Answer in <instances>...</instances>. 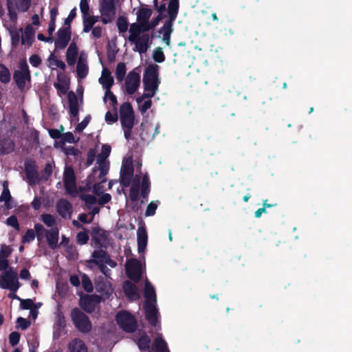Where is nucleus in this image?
Here are the masks:
<instances>
[{
	"mask_svg": "<svg viewBox=\"0 0 352 352\" xmlns=\"http://www.w3.org/2000/svg\"><path fill=\"white\" fill-rule=\"evenodd\" d=\"M159 66L156 64L148 65L144 72L143 86L144 91H157L160 83L159 79Z\"/></svg>",
	"mask_w": 352,
	"mask_h": 352,
	"instance_id": "1",
	"label": "nucleus"
},
{
	"mask_svg": "<svg viewBox=\"0 0 352 352\" xmlns=\"http://www.w3.org/2000/svg\"><path fill=\"white\" fill-rule=\"evenodd\" d=\"M71 319L74 327L82 333H89L92 329L89 318L79 308H73L71 311Z\"/></svg>",
	"mask_w": 352,
	"mask_h": 352,
	"instance_id": "2",
	"label": "nucleus"
},
{
	"mask_svg": "<svg viewBox=\"0 0 352 352\" xmlns=\"http://www.w3.org/2000/svg\"><path fill=\"white\" fill-rule=\"evenodd\" d=\"M116 321L120 329L127 333H133L138 328L135 316L126 310L120 311L116 314Z\"/></svg>",
	"mask_w": 352,
	"mask_h": 352,
	"instance_id": "3",
	"label": "nucleus"
},
{
	"mask_svg": "<svg viewBox=\"0 0 352 352\" xmlns=\"http://www.w3.org/2000/svg\"><path fill=\"white\" fill-rule=\"evenodd\" d=\"M21 287L18 280L17 273L12 267L4 272L0 278V287L8 289L10 292H16Z\"/></svg>",
	"mask_w": 352,
	"mask_h": 352,
	"instance_id": "4",
	"label": "nucleus"
},
{
	"mask_svg": "<svg viewBox=\"0 0 352 352\" xmlns=\"http://www.w3.org/2000/svg\"><path fill=\"white\" fill-rule=\"evenodd\" d=\"M100 12L102 15L101 21L108 24L113 21L116 14V8L114 0H102Z\"/></svg>",
	"mask_w": 352,
	"mask_h": 352,
	"instance_id": "5",
	"label": "nucleus"
},
{
	"mask_svg": "<svg viewBox=\"0 0 352 352\" xmlns=\"http://www.w3.org/2000/svg\"><path fill=\"white\" fill-rule=\"evenodd\" d=\"M20 70L14 72L13 78L17 87L22 90L25 87L26 80L30 81L31 74L25 60L20 63Z\"/></svg>",
	"mask_w": 352,
	"mask_h": 352,
	"instance_id": "6",
	"label": "nucleus"
},
{
	"mask_svg": "<svg viewBox=\"0 0 352 352\" xmlns=\"http://www.w3.org/2000/svg\"><path fill=\"white\" fill-rule=\"evenodd\" d=\"M93 258L87 261L88 263H94L96 265L100 264H107L111 267H115L117 265L116 261L112 260L106 250H94L91 254Z\"/></svg>",
	"mask_w": 352,
	"mask_h": 352,
	"instance_id": "7",
	"label": "nucleus"
},
{
	"mask_svg": "<svg viewBox=\"0 0 352 352\" xmlns=\"http://www.w3.org/2000/svg\"><path fill=\"white\" fill-rule=\"evenodd\" d=\"M140 85V74L138 68L129 72L125 80V91L132 95L138 90Z\"/></svg>",
	"mask_w": 352,
	"mask_h": 352,
	"instance_id": "8",
	"label": "nucleus"
},
{
	"mask_svg": "<svg viewBox=\"0 0 352 352\" xmlns=\"http://www.w3.org/2000/svg\"><path fill=\"white\" fill-rule=\"evenodd\" d=\"M63 182L67 194L72 195L76 192V177L72 166H65L63 172Z\"/></svg>",
	"mask_w": 352,
	"mask_h": 352,
	"instance_id": "9",
	"label": "nucleus"
},
{
	"mask_svg": "<svg viewBox=\"0 0 352 352\" xmlns=\"http://www.w3.org/2000/svg\"><path fill=\"white\" fill-rule=\"evenodd\" d=\"M101 301L102 297L97 294H86L80 297V306L87 313L91 314Z\"/></svg>",
	"mask_w": 352,
	"mask_h": 352,
	"instance_id": "10",
	"label": "nucleus"
},
{
	"mask_svg": "<svg viewBox=\"0 0 352 352\" xmlns=\"http://www.w3.org/2000/svg\"><path fill=\"white\" fill-rule=\"evenodd\" d=\"M126 273L131 280L135 283L139 282L142 276L140 262L135 258L128 261L126 264Z\"/></svg>",
	"mask_w": 352,
	"mask_h": 352,
	"instance_id": "11",
	"label": "nucleus"
},
{
	"mask_svg": "<svg viewBox=\"0 0 352 352\" xmlns=\"http://www.w3.org/2000/svg\"><path fill=\"white\" fill-rule=\"evenodd\" d=\"M72 36L71 27L60 28L57 32V38L54 41L56 50H63L69 44Z\"/></svg>",
	"mask_w": 352,
	"mask_h": 352,
	"instance_id": "12",
	"label": "nucleus"
},
{
	"mask_svg": "<svg viewBox=\"0 0 352 352\" xmlns=\"http://www.w3.org/2000/svg\"><path fill=\"white\" fill-rule=\"evenodd\" d=\"M25 173L29 185H35L40 182V177L34 160H27L24 163Z\"/></svg>",
	"mask_w": 352,
	"mask_h": 352,
	"instance_id": "13",
	"label": "nucleus"
},
{
	"mask_svg": "<svg viewBox=\"0 0 352 352\" xmlns=\"http://www.w3.org/2000/svg\"><path fill=\"white\" fill-rule=\"evenodd\" d=\"M134 173L132 161L126 162L122 164L120 170V184L124 187H129L131 183Z\"/></svg>",
	"mask_w": 352,
	"mask_h": 352,
	"instance_id": "14",
	"label": "nucleus"
},
{
	"mask_svg": "<svg viewBox=\"0 0 352 352\" xmlns=\"http://www.w3.org/2000/svg\"><path fill=\"white\" fill-rule=\"evenodd\" d=\"M145 318L152 327H156L158 322V311L155 304L146 302L144 304Z\"/></svg>",
	"mask_w": 352,
	"mask_h": 352,
	"instance_id": "15",
	"label": "nucleus"
},
{
	"mask_svg": "<svg viewBox=\"0 0 352 352\" xmlns=\"http://www.w3.org/2000/svg\"><path fill=\"white\" fill-rule=\"evenodd\" d=\"M135 45L133 51L138 52L140 54H145L151 44V37L148 34H142L135 39V41L131 42Z\"/></svg>",
	"mask_w": 352,
	"mask_h": 352,
	"instance_id": "16",
	"label": "nucleus"
},
{
	"mask_svg": "<svg viewBox=\"0 0 352 352\" xmlns=\"http://www.w3.org/2000/svg\"><path fill=\"white\" fill-rule=\"evenodd\" d=\"M95 287L96 292L100 294L99 296L102 297V301L108 299L113 293L111 285L103 278L96 283Z\"/></svg>",
	"mask_w": 352,
	"mask_h": 352,
	"instance_id": "17",
	"label": "nucleus"
},
{
	"mask_svg": "<svg viewBox=\"0 0 352 352\" xmlns=\"http://www.w3.org/2000/svg\"><path fill=\"white\" fill-rule=\"evenodd\" d=\"M121 126L124 131V135L126 140H129L131 138L132 129L134 126L135 116H122L120 118Z\"/></svg>",
	"mask_w": 352,
	"mask_h": 352,
	"instance_id": "18",
	"label": "nucleus"
},
{
	"mask_svg": "<svg viewBox=\"0 0 352 352\" xmlns=\"http://www.w3.org/2000/svg\"><path fill=\"white\" fill-rule=\"evenodd\" d=\"M137 238L138 252L142 253L146 250L148 241V235L144 226H142L138 228L137 231Z\"/></svg>",
	"mask_w": 352,
	"mask_h": 352,
	"instance_id": "19",
	"label": "nucleus"
},
{
	"mask_svg": "<svg viewBox=\"0 0 352 352\" xmlns=\"http://www.w3.org/2000/svg\"><path fill=\"white\" fill-rule=\"evenodd\" d=\"M68 352H88L85 342L78 338L72 339L67 345Z\"/></svg>",
	"mask_w": 352,
	"mask_h": 352,
	"instance_id": "20",
	"label": "nucleus"
},
{
	"mask_svg": "<svg viewBox=\"0 0 352 352\" xmlns=\"http://www.w3.org/2000/svg\"><path fill=\"white\" fill-rule=\"evenodd\" d=\"M91 235L92 236V240L98 247H100L102 242L105 241L107 239L106 231L100 228L98 226L91 228Z\"/></svg>",
	"mask_w": 352,
	"mask_h": 352,
	"instance_id": "21",
	"label": "nucleus"
},
{
	"mask_svg": "<svg viewBox=\"0 0 352 352\" xmlns=\"http://www.w3.org/2000/svg\"><path fill=\"white\" fill-rule=\"evenodd\" d=\"M140 196L142 200L140 204H144L148 201V195L151 191V182L148 174H145L142 179L141 185L140 186Z\"/></svg>",
	"mask_w": 352,
	"mask_h": 352,
	"instance_id": "22",
	"label": "nucleus"
},
{
	"mask_svg": "<svg viewBox=\"0 0 352 352\" xmlns=\"http://www.w3.org/2000/svg\"><path fill=\"white\" fill-rule=\"evenodd\" d=\"M56 210L60 217L65 218L72 213V205L68 200L60 199L56 203Z\"/></svg>",
	"mask_w": 352,
	"mask_h": 352,
	"instance_id": "23",
	"label": "nucleus"
},
{
	"mask_svg": "<svg viewBox=\"0 0 352 352\" xmlns=\"http://www.w3.org/2000/svg\"><path fill=\"white\" fill-rule=\"evenodd\" d=\"M49 247L56 250L58 247L59 231L56 227L52 228L46 232L45 236Z\"/></svg>",
	"mask_w": 352,
	"mask_h": 352,
	"instance_id": "24",
	"label": "nucleus"
},
{
	"mask_svg": "<svg viewBox=\"0 0 352 352\" xmlns=\"http://www.w3.org/2000/svg\"><path fill=\"white\" fill-rule=\"evenodd\" d=\"M76 72L78 78H85L89 72V67L87 61V57L80 54L76 65Z\"/></svg>",
	"mask_w": 352,
	"mask_h": 352,
	"instance_id": "25",
	"label": "nucleus"
},
{
	"mask_svg": "<svg viewBox=\"0 0 352 352\" xmlns=\"http://www.w3.org/2000/svg\"><path fill=\"white\" fill-rule=\"evenodd\" d=\"M68 104L70 115L74 118L78 119L79 107L78 98L76 95L72 91H70L68 93Z\"/></svg>",
	"mask_w": 352,
	"mask_h": 352,
	"instance_id": "26",
	"label": "nucleus"
},
{
	"mask_svg": "<svg viewBox=\"0 0 352 352\" xmlns=\"http://www.w3.org/2000/svg\"><path fill=\"white\" fill-rule=\"evenodd\" d=\"M35 36V30L32 25L28 24L25 26L23 34L21 36V44L27 45L28 47L32 46Z\"/></svg>",
	"mask_w": 352,
	"mask_h": 352,
	"instance_id": "27",
	"label": "nucleus"
},
{
	"mask_svg": "<svg viewBox=\"0 0 352 352\" xmlns=\"http://www.w3.org/2000/svg\"><path fill=\"white\" fill-rule=\"evenodd\" d=\"M179 8V0H170L168 5V19L164 23L173 24L175 21Z\"/></svg>",
	"mask_w": 352,
	"mask_h": 352,
	"instance_id": "28",
	"label": "nucleus"
},
{
	"mask_svg": "<svg viewBox=\"0 0 352 352\" xmlns=\"http://www.w3.org/2000/svg\"><path fill=\"white\" fill-rule=\"evenodd\" d=\"M78 54V49L75 42H72L67 48L66 53V60L69 65L73 66L76 63Z\"/></svg>",
	"mask_w": 352,
	"mask_h": 352,
	"instance_id": "29",
	"label": "nucleus"
},
{
	"mask_svg": "<svg viewBox=\"0 0 352 352\" xmlns=\"http://www.w3.org/2000/svg\"><path fill=\"white\" fill-rule=\"evenodd\" d=\"M99 82L106 89H111L113 85L114 80L111 76V72L107 68H103L102 76L99 79Z\"/></svg>",
	"mask_w": 352,
	"mask_h": 352,
	"instance_id": "30",
	"label": "nucleus"
},
{
	"mask_svg": "<svg viewBox=\"0 0 352 352\" xmlns=\"http://www.w3.org/2000/svg\"><path fill=\"white\" fill-rule=\"evenodd\" d=\"M14 142L10 138L0 140V155L12 153L14 150Z\"/></svg>",
	"mask_w": 352,
	"mask_h": 352,
	"instance_id": "31",
	"label": "nucleus"
},
{
	"mask_svg": "<svg viewBox=\"0 0 352 352\" xmlns=\"http://www.w3.org/2000/svg\"><path fill=\"white\" fill-rule=\"evenodd\" d=\"M173 24L164 23L163 26L158 30L159 34H163V41L167 45H169L170 43V35L173 31Z\"/></svg>",
	"mask_w": 352,
	"mask_h": 352,
	"instance_id": "32",
	"label": "nucleus"
},
{
	"mask_svg": "<svg viewBox=\"0 0 352 352\" xmlns=\"http://www.w3.org/2000/svg\"><path fill=\"white\" fill-rule=\"evenodd\" d=\"M154 352H170L166 342L161 336H157L153 342Z\"/></svg>",
	"mask_w": 352,
	"mask_h": 352,
	"instance_id": "33",
	"label": "nucleus"
},
{
	"mask_svg": "<svg viewBox=\"0 0 352 352\" xmlns=\"http://www.w3.org/2000/svg\"><path fill=\"white\" fill-rule=\"evenodd\" d=\"M144 296L146 298V302L156 303L157 297L155 288L149 283H146L145 285Z\"/></svg>",
	"mask_w": 352,
	"mask_h": 352,
	"instance_id": "34",
	"label": "nucleus"
},
{
	"mask_svg": "<svg viewBox=\"0 0 352 352\" xmlns=\"http://www.w3.org/2000/svg\"><path fill=\"white\" fill-rule=\"evenodd\" d=\"M151 342L150 337L147 334L144 333L139 338L137 344L141 351L152 352L150 346Z\"/></svg>",
	"mask_w": 352,
	"mask_h": 352,
	"instance_id": "35",
	"label": "nucleus"
},
{
	"mask_svg": "<svg viewBox=\"0 0 352 352\" xmlns=\"http://www.w3.org/2000/svg\"><path fill=\"white\" fill-rule=\"evenodd\" d=\"M129 31L130 33L128 38L129 42L135 41V39L138 38V36H141V34H142L140 25L138 22L131 23Z\"/></svg>",
	"mask_w": 352,
	"mask_h": 352,
	"instance_id": "36",
	"label": "nucleus"
},
{
	"mask_svg": "<svg viewBox=\"0 0 352 352\" xmlns=\"http://www.w3.org/2000/svg\"><path fill=\"white\" fill-rule=\"evenodd\" d=\"M139 195H140V181L138 180V182L136 183L135 180H134V182L129 190V199L131 201V202H136L139 199Z\"/></svg>",
	"mask_w": 352,
	"mask_h": 352,
	"instance_id": "37",
	"label": "nucleus"
},
{
	"mask_svg": "<svg viewBox=\"0 0 352 352\" xmlns=\"http://www.w3.org/2000/svg\"><path fill=\"white\" fill-rule=\"evenodd\" d=\"M10 33L11 36V44L13 47H16L19 44L20 41H21L23 28L10 30Z\"/></svg>",
	"mask_w": 352,
	"mask_h": 352,
	"instance_id": "38",
	"label": "nucleus"
},
{
	"mask_svg": "<svg viewBox=\"0 0 352 352\" xmlns=\"http://www.w3.org/2000/svg\"><path fill=\"white\" fill-rule=\"evenodd\" d=\"M123 289L124 291L125 294L128 297H133L135 296H137V287L135 284L131 283L129 280H126L124 283L123 285Z\"/></svg>",
	"mask_w": 352,
	"mask_h": 352,
	"instance_id": "39",
	"label": "nucleus"
},
{
	"mask_svg": "<svg viewBox=\"0 0 352 352\" xmlns=\"http://www.w3.org/2000/svg\"><path fill=\"white\" fill-rule=\"evenodd\" d=\"M151 15V9L142 7L137 12V21H148Z\"/></svg>",
	"mask_w": 352,
	"mask_h": 352,
	"instance_id": "40",
	"label": "nucleus"
},
{
	"mask_svg": "<svg viewBox=\"0 0 352 352\" xmlns=\"http://www.w3.org/2000/svg\"><path fill=\"white\" fill-rule=\"evenodd\" d=\"M10 80L11 74L8 68L5 65L0 63V81L2 83L8 84Z\"/></svg>",
	"mask_w": 352,
	"mask_h": 352,
	"instance_id": "41",
	"label": "nucleus"
},
{
	"mask_svg": "<svg viewBox=\"0 0 352 352\" xmlns=\"http://www.w3.org/2000/svg\"><path fill=\"white\" fill-rule=\"evenodd\" d=\"M133 115L134 111L133 109L131 104L129 102H125L121 104L120 107V118L122 116L124 117Z\"/></svg>",
	"mask_w": 352,
	"mask_h": 352,
	"instance_id": "42",
	"label": "nucleus"
},
{
	"mask_svg": "<svg viewBox=\"0 0 352 352\" xmlns=\"http://www.w3.org/2000/svg\"><path fill=\"white\" fill-rule=\"evenodd\" d=\"M116 25L120 33L126 32L129 26L127 18L124 16H120L117 19Z\"/></svg>",
	"mask_w": 352,
	"mask_h": 352,
	"instance_id": "43",
	"label": "nucleus"
},
{
	"mask_svg": "<svg viewBox=\"0 0 352 352\" xmlns=\"http://www.w3.org/2000/svg\"><path fill=\"white\" fill-rule=\"evenodd\" d=\"M107 164V163L98 164V168L94 167L92 170L93 173H96L98 170H100L99 179H101V183L106 182L104 177L107 174L109 170Z\"/></svg>",
	"mask_w": 352,
	"mask_h": 352,
	"instance_id": "44",
	"label": "nucleus"
},
{
	"mask_svg": "<svg viewBox=\"0 0 352 352\" xmlns=\"http://www.w3.org/2000/svg\"><path fill=\"white\" fill-rule=\"evenodd\" d=\"M126 65L124 63H119L116 69V76L118 82H122L126 75Z\"/></svg>",
	"mask_w": 352,
	"mask_h": 352,
	"instance_id": "45",
	"label": "nucleus"
},
{
	"mask_svg": "<svg viewBox=\"0 0 352 352\" xmlns=\"http://www.w3.org/2000/svg\"><path fill=\"white\" fill-rule=\"evenodd\" d=\"M153 58L156 63H163L165 60V55L163 50L160 47H157L153 52Z\"/></svg>",
	"mask_w": 352,
	"mask_h": 352,
	"instance_id": "46",
	"label": "nucleus"
},
{
	"mask_svg": "<svg viewBox=\"0 0 352 352\" xmlns=\"http://www.w3.org/2000/svg\"><path fill=\"white\" fill-rule=\"evenodd\" d=\"M82 286L84 290L88 293H91L94 290L92 282L86 274L82 276Z\"/></svg>",
	"mask_w": 352,
	"mask_h": 352,
	"instance_id": "47",
	"label": "nucleus"
},
{
	"mask_svg": "<svg viewBox=\"0 0 352 352\" xmlns=\"http://www.w3.org/2000/svg\"><path fill=\"white\" fill-rule=\"evenodd\" d=\"M34 231L35 232V235H36L37 240L38 241H41L43 236H46V232H47L48 230H46L42 224L38 223L34 224Z\"/></svg>",
	"mask_w": 352,
	"mask_h": 352,
	"instance_id": "48",
	"label": "nucleus"
},
{
	"mask_svg": "<svg viewBox=\"0 0 352 352\" xmlns=\"http://www.w3.org/2000/svg\"><path fill=\"white\" fill-rule=\"evenodd\" d=\"M81 200L84 201L88 208H91V206L97 202V199L95 196L89 194H81L80 195Z\"/></svg>",
	"mask_w": 352,
	"mask_h": 352,
	"instance_id": "49",
	"label": "nucleus"
},
{
	"mask_svg": "<svg viewBox=\"0 0 352 352\" xmlns=\"http://www.w3.org/2000/svg\"><path fill=\"white\" fill-rule=\"evenodd\" d=\"M52 173V164L47 162L45 164V166L43 170H41V177H40V181H47Z\"/></svg>",
	"mask_w": 352,
	"mask_h": 352,
	"instance_id": "50",
	"label": "nucleus"
},
{
	"mask_svg": "<svg viewBox=\"0 0 352 352\" xmlns=\"http://www.w3.org/2000/svg\"><path fill=\"white\" fill-rule=\"evenodd\" d=\"M8 16L11 21L15 22L17 19V14L13 7V0H7Z\"/></svg>",
	"mask_w": 352,
	"mask_h": 352,
	"instance_id": "51",
	"label": "nucleus"
},
{
	"mask_svg": "<svg viewBox=\"0 0 352 352\" xmlns=\"http://www.w3.org/2000/svg\"><path fill=\"white\" fill-rule=\"evenodd\" d=\"M48 61L50 63V65L54 64L63 71H65L66 69L65 63L63 60H58L53 54H50L48 58Z\"/></svg>",
	"mask_w": 352,
	"mask_h": 352,
	"instance_id": "52",
	"label": "nucleus"
},
{
	"mask_svg": "<svg viewBox=\"0 0 352 352\" xmlns=\"http://www.w3.org/2000/svg\"><path fill=\"white\" fill-rule=\"evenodd\" d=\"M159 201H153L151 203L148 204V205L146 207V210L145 212V216L146 217H151L153 216L155 214V211L158 206Z\"/></svg>",
	"mask_w": 352,
	"mask_h": 352,
	"instance_id": "53",
	"label": "nucleus"
},
{
	"mask_svg": "<svg viewBox=\"0 0 352 352\" xmlns=\"http://www.w3.org/2000/svg\"><path fill=\"white\" fill-rule=\"evenodd\" d=\"M107 98H109V100L111 102V105L114 109V111H116L117 105H118L117 98H116V96L111 91V89H107L105 91V94H104V102H106V101H107Z\"/></svg>",
	"mask_w": 352,
	"mask_h": 352,
	"instance_id": "54",
	"label": "nucleus"
},
{
	"mask_svg": "<svg viewBox=\"0 0 352 352\" xmlns=\"http://www.w3.org/2000/svg\"><path fill=\"white\" fill-rule=\"evenodd\" d=\"M89 239L88 231L79 232L76 235V241L80 245L87 244Z\"/></svg>",
	"mask_w": 352,
	"mask_h": 352,
	"instance_id": "55",
	"label": "nucleus"
},
{
	"mask_svg": "<svg viewBox=\"0 0 352 352\" xmlns=\"http://www.w3.org/2000/svg\"><path fill=\"white\" fill-rule=\"evenodd\" d=\"M96 151L95 148H89L87 153V161L85 164L86 168L90 166L96 159Z\"/></svg>",
	"mask_w": 352,
	"mask_h": 352,
	"instance_id": "56",
	"label": "nucleus"
},
{
	"mask_svg": "<svg viewBox=\"0 0 352 352\" xmlns=\"http://www.w3.org/2000/svg\"><path fill=\"white\" fill-rule=\"evenodd\" d=\"M31 0H18L16 8L20 12H26L30 7Z\"/></svg>",
	"mask_w": 352,
	"mask_h": 352,
	"instance_id": "57",
	"label": "nucleus"
},
{
	"mask_svg": "<svg viewBox=\"0 0 352 352\" xmlns=\"http://www.w3.org/2000/svg\"><path fill=\"white\" fill-rule=\"evenodd\" d=\"M41 220L48 227H52L56 223L55 218L50 214H42Z\"/></svg>",
	"mask_w": 352,
	"mask_h": 352,
	"instance_id": "58",
	"label": "nucleus"
},
{
	"mask_svg": "<svg viewBox=\"0 0 352 352\" xmlns=\"http://www.w3.org/2000/svg\"><path fill=\"white\" fill-rule=\"evenodd\" d=\"M35 239V232L32 229H28L25 234L23 236L21 242L23 243H28Z\"/></svg>",
	"mask_w": 352,
	"mask_h": 352,
	"instance_id": "59",
	"label": "nucleus"
},
{
	"mask_svg": "<svg viewBox=\"0 0 352 352\" xmlns=\"http://www.w3.org/2000/svg\"><path fill=\"white\" fill-rule=\"evenodd\" d=\"M54 325L56 329L59 331H60L65 327L66 322L63 315L60 314L58 315Z\"/></svg>",
	"mask_w": 352,
	"mask_h": 352,
	"instance_id": "60",
	"label": "nucleus"
},
{
	"mask_svg": "<svg viewBox=\"0 0 352 352\" xmlns=\"http://www.w3.org/2000/svg\"><path fill=\"white\" fill-rule=\"evenodd\" d=\"M31 324L30 320L23 317H19L16 320V327L22 330H26Z\"/></svg>",
	"mask_w": 352,
	"mask_h": 352,
	"instance_id": "61",
	"label": "nucleus"
},
{
	"mask_svg": "<svg viewBox=\"0 0 352 352\" xmlns=\"http://www.w3.org/2000/svg\"><path fill=\"white\" fill-rule=\"evenodd\" d=\"M91 118V117L90 115H87V116H85V118L82 120V122L78 124V125L76 126V131L79 133L82 132L89 123Z\"/></svg>",
	"mask_w": 352,
	"mask_h": 352,
	"instance_id": "62",
	"label": "nucleus"
},
{
	"mask_svg": "<svg viewBox=\"0 0 352 352\" xmlns=\"http://www.w3.org/2000/svg\"><path fill=\"white\" fill-rule=\"evenodd\" d=\"M82 21L83 31L85 32H89L94 28L93 26L95 25V23H93V21L88 17V16L82 17Z\"/></svg>",
	"mask_w": 352,
	"mask_h": 352,
	"instance_id": "63",
	"label": "nucleus"
},
{
	"mask_svg": "<svg viewBox=\"0 0 352 352\" xmlns=\"http://www.w3.org/2000/svg\"><path fill=\"white\" fill-rule=\"evenodd\" d=\"M6 223L19 231L20 230V226L18 222V219L16 216L12 215L6 219Z\"/></svg>",
	"mask_w": 352,
	"mask_h": 352,
	"instance_id": "64",
	"label": "nucleus"
}]
</instances>
